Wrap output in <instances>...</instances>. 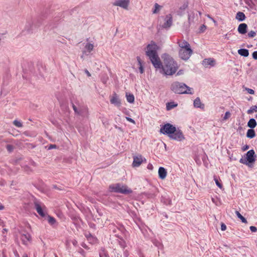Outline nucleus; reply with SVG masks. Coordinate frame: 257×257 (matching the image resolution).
Returning <instances> with one entry per match:
<instances>
[{
    "mask_svg": "<svg viewBox=\"0 0 257 257\" xmlns=\"http://www.w3.org/2000/svg\"><path fill=\"white\" fill-rule=\"evenodd\" d=\"M202 65L205 68H210L216 65V61L213 58H206L202 61Z\"/></svg>",
    "mask_w": 257,
    "mask_h": 257,
    "instance_id": "ddd939ff",
    "label": "nucleus"
},
{
    "mask_svg": "<svg viewBox=\"0 0 257 257\" xmlns=\"http://www.w3.org/2000/svg\"><path fill=\"white\" fill-rule=\"evenodd\" d=\"M250 231L252 232H255L257 231V228L254 226H251L249 227Z\"/></svg>",
    "mask_w": 257,
    "mask_h": 257,
    "instance_id": "de8ad7c7",
    "label": "nucleus"
},
{
    "mask_svg": "<svg viewBox=\"0 0 257 257\" xmlns=\"http://www.w3.org/2000/svg\"><path fill=\"white\" fill-rule=\"evenodd\" d=\"M237 52L240 55L243 57H247L249 55L248 50L246 49H240Z\"/></svg>",
    "mask_w": 257,
    "mask_h": 257,
    "instance_id": "393cba45",
    "label": "nucleus"
},
{
    "mask_svg": "<svg viewBox=\"0 0 257 257\" xmlns=\"http://www.w3.org/2000/svg\"><path fill=\"white\" fill-rule=\"evenodd\" d=\"M56 148V146L55 145H51L49 146L48 149L50 150V149H55Z\"/></svg>",
    "mask_w": 257,
    "mask_h": 257,
    "instance_id": "5fc2aeb1",
    "label": "nucleus"
},
{
    "mask_svg": "<svg viewBox=\"0 0 257 257\" xmlns=\"http://www.w3.org/2000/svg\"><path fill=\"white\" fill-rule=\"evenodd\" d=\"M137 61L138 62V64L139 65V71H140V73L142 74L144 72V69L142 63L141 59L140 57H137Z\"/></svg>",
    "mask_w": 257,
    "mask_h": 257,
    "instance_id": "cd10ccee",
    "label": "nucleus"
},
{
    "mask_svg": "<svg viewBox=\"0 0 257 257\" xmlns=\"http://www.w3.org/2000/svg\"><path fill=\"white\" fill-rule=\"evenodd\" d=\"M125 96L126 98V100L128 102L130 103H133L135 101V97L133 94H131L126 92L125 94Z\"/></svg>",
    "mask_w": 257,
    "mask_h": 257,
    "instance_id": "5701e85b",
    "label": "nucleus"
},
{
    "mask_svg": "<svg viewBox=\"0 0 257 257\" xmlns=\"http://www.w3.org/2000/svg\"><path fill=\"white\" fill-rule=\"evenodd\" d=\"M78 111H80V113H78V114L82 116H85L87 113V109L85 106L79 105Z\"/></svg>",
    "mask_w": 257,
    "mask_h": 257,
    "instance_id": "412c9836",
    "label": "nucleus"
},
{
    "mask_svg": "<svg viewBox=\"0 0 257 257\" xmlns=\"http://www.w3.org/2000/svg\"><path fill=\"white\" fill-rule=\"evenodd\" d=\"M90 243H94L96 242V239L95 238V240H93V239H90L89 238V240H88Z\"/></svg>",
    "mask_w": 257,
    "mask_h": 257,
    "instance_id": "4d7b16f0",
    "label": "nucleus"
},
{
    "mask_svg": "<svg viewBox=\"0 0 257 257\" xmlns=\"http://www.w3.org/2000/svg\"><path fill=\"white\" fill-rule=\"evenodd\" d=\"M245 90L246 91H247V92L250 94H254V91L252 89L248 88H245Z\"/></svg>",
    "mask_w": 257,
    "mask_h": 257,
    "instance_id": "37998d69",
    "label": "nucleus"
},
{
    "mask_svg": "<svg viewBox=\"0 0 257 257\" xmlns=\"http://www.w3.org/2000/svg\"><path fill=\"white\" fill-rule=\"evenodd\" d=\"M23 257H28V255H27V254L25 253L23 254Z\"/></svg>",
    "mask_w": 257,
    "mask_h": 257,
    "instance_id": "e2e57ef3",
    "label": "nucleus"
},
{
    "mask_svg": "<svg viewBox=\"0 0 257 257\" xmlns=\"http://www.w3.org/2000/svg\"><path fill=\"white\" fill-rule=\"evenodd\" d=\"M239 162H240V163H242V164H245V165H248V162H247V160H244V159H242V158H241V159H240V160H239Z\"/></svg>",
    "mask_w": 257,
    "mask_h": 257,
    "instance_id": "49530a36",
    "label": "nucleus"
},
{
    "mask_svg": "<svg viewBox=\"0 0 257 257\" xmlns=\"http://www.w3.org/2000/svg\"><path fill=\"white\" fill-rule=\"evenodd\" d=\"M178 44L180 47L179 52L180 57L183 60H187L193 53L190 44L185 40L178 41Z\"/></svg>",
    "mask_w": 257,
    "mask_h": 257,
    "instance_id": "7ed1b4c3",
    "label": "nucleus"
},
{
    "mask_svg": "<svg viewBox=\"0 0 257 257\" xmlns=\"http://www.w3.org/2000/svg\"><path fill=\"white\" fill-rule=\"evenodd\" d=\"M162 201L166 205H170L171 204V200L169 198H164L162 199Z\"/></svg>",
    "mask_w": 257,
    "mask_h": 257,
    "instance_id": "c9c22d12",
    "label": "nucleus"
},
{
    "mask_svg": "<svg viewBox=\"0 0 257 257\" xmlns=\"http://www.w3.org/2000/svg\"><path fill=\"white\" fill-rule=\"evenodd\" d=\"M162 9V6L159 5L158 3H155L154 8L152 9V13L153 14H158Z\"/></svg>",
    "mask_w": 257,
    "mask_h": 257,
    "instance_id": "aec40b11",
    "label": "nucleus"
},
{
    "mask_svg": "<svg viewBox=\"0 0 257 257\" xmlns=\"http://www.w3.org/2000/svg\"><path fill=\"white\" fill-rule=\"evenodd\" d=\"M7 149L8 151H9V152H11L14 150V147L12 145H8L7 146Z\"/></svg>",
    "mask_w": 257,
    "mask_h": 257,
    "instance_id": "79ce46f5",
    "label": "nucleus"
},
{
    "mask_svg": "<svg viewBox=\"0 0 257 257\" xmlns=\"http://www.w3.org/2000/svg\"><path fill=\"white\" fill-rule=\"evenodd\" d=\"M162 18H163L164 22L162 24L160 23V26L162 28H170L173 23V18L172 15L169 14L166 15L164 17H162Z\"/></svg>",
    "mask_w": 257,
    "mask_h": 257,
    "instance_id": "6e6552de",
    "label": "nucleus"
},
{
    "mask_svg": "<svg viewBox=\"0 0 257 257\" xmlns=\"http://www.w3.org/2000/svg\"><path fill=\"white\" fill-rule=\"evenodd\" d=\"M214 180L215 182V183L216 184V185L219 188H222V184L219 182L218 180L217 179V178L216 177H214Z\"/></svg>",
    "mask_w": 257,
    "mask_h": 257,
    "instance_id": "e433bc0d",
    "label": "nucleus"
},
{
    "mask_svg": "<svg viewBox=\"0 0 257 257\" xmlns=\"http://www.w3.org/2000/svg\"><path fill=\"white\" fill-rule=\"evenodd\" d=\"M110 102L111 104L116 106H120L121 105V101L118 95L115 93H113L110 97Z\"/></svg>",
    "mask_w": 257,
    "mask_h": 257,
    "instance_id": "dca6fc26",
    "label": "nucleus"
},
{
    "mask_svg": "<svg viewBox=\"0 0 257 257\" xmlns=\"http://www.w3.org/2000/svg\"><path fill=\"white\" fill-rule=\"evenodd\" d=\"M163 64L162 63L161 72L166 75H172L178 70L179 66L177 63L172 57L168 55H164L163 57Z\"/></svg>",
    "mask_w": 257,
    "mask_h": 257,
    "instance_id": "f257e3e1",
    "label": "nucleus"
},
{
    "mask_svg": "<svg viewBox=\"0 0 257 257\" xmlns=\"http://www.w3.org/2000/svg\"><path fill=\"white\" fill-rule=\"evenodd\" d=\"M198 14L197 12H191L188 13V21L189 25H193L197 23L198 21L199 17L201 15V13L198 12Z\"/></svg>",
    "mask_w": 257,
    "mask_h": 257,
    "instance_id": "0eeeda50",
    "label": "nucleus"
},
{
    "mask_svg": "<svg viewBox=\"0 0 257 257\" xmlns=\"http://www.w3.org/2000/svg\"><path fill=\"white\" fill-rule=\"evenodd\" d=\"M158 49L157 45L154 42L152 41L147 45L146 51L147 56L149 57L155 68H160L162 66V62L157 54Z\"/></svg>",
    "mask_w": 257,
    "mask_h": 257,
    "instance_id": "f03ea898",
    "label": "nucleus"
},
{
    "mask_svg": "<svg viewBox=\"0 0 257 257\" xmlns=\"http://www.w3.org/2000/svg\"><path fill=\"white\" fill-rule=\"evenodd\" d=\"M144 160L146 161V159L141 155L134 156L133 166L135 167H138L141 165Z\"/></svg>",
    "mask_w": 257,
    "mask_h": 257,
    "instance_id": "2eb2a0df",
    "label": "nucleus"
},
{
    "mask_svg": "<svg viewBox=\"0 0 257 257\" xmlns=\"http://www.w3.org/2000/svg\"><path fill=\"white\" fill-rule=\"evenodd\" d=\"M256 35V33L253 31H251L248 33V36L249 37L253 38L255 37Z\"/></svg>",
    "mask_w": 257,
    "mask_h": 257,
    "instance_id": "a19ab883",
    "label": "nucleus"
},
{
    "mask_svg": "<svg viewBox=\"0 0 257 257\" xmlns=\"http://www.w3.org/2000/svg\"><path fill=\"white\" fill-rule=\"evenodd\" d=\"M147 168L149 170H152L153 169V165L152 164L149 163L148 165Z\"/></svg>",
    "mask_w": 257,
    "mask_h": 257,
    "instance_id": "603ef678",
    "label": "nucleus"
},
{
    "mask_svg": "<svg viewBox=\"0 0 257 257\" xmlns=\"http://www.w3.org/2000/svg\"><path fill=\"white\" fill-rule=\"evenodd\" d=\"M252 57L254 59L257 60V51H254L252 53Z\"/></svg>",
    "mask_w": 257,
    "mask_h": 257,
    "instance_id": "3c124183",
    "label": "nucleus"
},
{
    "mask_svg": "<svg viewBox=\"0 0 257 257\" xmlns=\"http://www.w3.org/2000/svg\"><path fill=\"white\" fill-rule=\"evenodd\" d=\"M131 0H115L112 3L113 6L119 7L124 10H127Z\"/></svg>",
    "mask_w": 257,
    "mask_h": 257,
    "instance_id": "1a4fd4ad",
    "label": "nucleus"
},
{
    "mask_svg": "<svg viewBox=\"0 0 257 257\" xmlns=\"http://www.w3.org/2000/svg\"><path fill=\"white\" fill-rule=\"evenodd\" d=\"M256 156L253 150L248 151L246 154V159L249 163H254L255 161Z\"/></svg>",
    "mask_w": 257,
    "mask_h": 257,
    "instance_id": "4468645a",
    "label": "nucleus"
},
{
    "mask_svg": "<svg viewBox=\"0 0 257 257\" xmlns=\"http://www.w3.org/2000/svg\"><path fill=\"white\" fill-rule=\"evenodd\" d=\"M125 118L128 121L132 122L133 124H136V122L133 119L127 116L125 117Z\"/></svg>",
    "mask_w": 257,
    "mask_h": 257,
    "instance_id": "a18cd8bd",
    "label": "nucleus"
},
{
    "mask_svg": "<svg viewBox=\"0 0 257 257\" xmlns=\"http://www.w3.org/2000/svg\"><path fill=\"white\" fill-rule=\"evenodd\" d=\"M184 73V71L183 70H179L177 73V75L179 76V75H182Z\"/></svg>",
    "mask_w": 257,
    "mask_h": 257,
    "instance_id": "864d4df0",
    "label": "nucleus"
},
{
    "mask_svg": "<svg viewBox=\"0 0 257 257\" xmlns=\"http://www.w3.org/2000/svg\"><path fill=\"white\" fill-rule=\"evenodd\" d=\"M176 131V127L169 123H167L161 126L160 132L164 135H168L169 137Z\"/></svg>",
    "mask_w": 257,
    "mask_h": 257,
    "instance_id": "423d86ee",
    "label": "nucleus"
},
{
    "mask_svg": "<svg viewBox=\"0 0 257 257\" xmlns=\"http://www.w3.org/2000/svg\"><path fill=\"white\" fill-rule=\"evenodd\" d=\"M48 222L50 225H52L56 223V220L53 217L48 215Z\"/></svg>",
    "mask_w": 257,
    "mask_h": 257,
    "instance_id": "7c9ffc66",
    "label": "nucleus"
},
{
    "mask_svg": "<svg viewBox=\"0 0 257 257\" xmlns=\"http://www.w3.org/2000/svg\"><path fill=\"white\" fill-rule=\"evenodd\" d=\"M206 29V26L204 25H202L199 28V33H203Z\"/></svg>",
    "mask_w": 257,
    "mask_h": 257,
    "instance_id": "ea45409f",
    "label": "nucleus"
},
{
    "mask_svg": "<svg viewBox=\"0 0 257 257\" xmlns=\"http://www.w3.org/2000/svg\"><path fill=\"white\" fill-rule=\"evenodd\" d=\"M187 7L188 4L187 3H185L180 8V10L181 11H184Z\"/></svg>",
    "mask_w": 257,
    "mask_h": 257,
    "instance_id": "c03bdc74",
    "label": "nucleus"
},
{
    "mask_svg": "<svg viewBox=\"0 0 257 257\" xmlns=\"http://www.w3.org/2000/svg\"><path fill=\"white\" fill-rule=\"evenodd\" d=\"M255 136V133L254 131L252 129H249L247 130L246 133V137L248 138L252 139L254 138Z\"/></svg>",
    "mask_w": 257,
    "mask_h": 257,
    "instance_id": "bb28decb",
    "label": "nucleus"
},
{
    "mask_svg": "<svg viewBox=\"0 0 257 257\" xmlns=\"http://www.w3.org/2000/svg\"><path fill=\"white\" fill-rule=\"evenodd\" d=\"M253 112H257V106L256 105L251 106L250 108V109H249L247 111V113L248 114H251V113H253Z\"/></svg>",
    "mask_w": 257,
    "mask_h": 257,
    "instance_id": "473e14b6",
    "label": "nucleus"
},
{
    "mask_svg": "<svg viewBox=\"0 0 257 257\" xmlns=\"http://www.w3.org/2000/svg\"><path fill=\"white\" fill-rule=\"evenodd\" d=\"M21 239L24 245H27L31 241V236L29 233H23L21 235Z\"/></svg>",
    "mask_w": 257,
    "mask_h": 257,
    "instance_id": "f3484780",
    "label": "nucleus"
},
{
    "mask_svg": "<svg viewBox=\"0 0 257 257\" xmlns=\"http://www.w3.org/2000/svg\"><path fill=\"white\" fill-rule=\"evenodd\" d=\"M212 21L213 22L214 24H216V21L214 19H212Z\"/></svg>",
    "mask_w": 257,
    "mask_h": 257,
    "instance_id": "0e129e2a",
    "label": "nucleus"
},
{
    "mask_svg": "<svg viewBox=\"0 0 257 257\" xmlns=\"http://www.w3.org/2000/svg\"><path fill=\"white\" fill-rule=\"evenodd\" d=\"M109 189L111 192L125 194H130L132 192L126 186L119 183L110 185Z\"/></svg>",
    "mask_w": 257,
    "mask_h": 257,
    "instance_id": "39448f33",
    "label": "nucleus"
},
{
    "mask_svg": "<svg viewBox=\"0 0 257 257\" xmlns=\"http://www.w3.org/2000/svg\"><path fill=\"white\" fill-rule=\"evenodd\" d=\"M72 107H73L74 111H75V112L76 113L78 114V113H80V111H78L79 110V105L78 106H77L75 104H73Z\"/></svg>",
    "mask_w": 257,
    "mask_h": 257,
    "instance_id": "4c0bfd02",
    "label": "nucleus"
},
{
    "mask_svg": "<svg viewBox=\"0 0 257 257\" xmlns=\"http://www.w3.org/2000/svg\"><path fill=\"white\" fill-rule=\"evenodd\" d=\"M247 26L245 23L240 24L238 27L237 30L239 33L241 34H244L247 32Z\"/></svg>",
    "mask_w": 257,
    "mask_h": 257,
    "instance_id": "a211bd4d",
    "label": "nucleus"
},
{
    "mask_svg": "<svg viewBox=\"0 0 257 257\" xmlns=\"http://www.w3.org/2000/svg\"><path fill=\"white\" fill-rule=\"evenodd\" d=\"M72 243L74 246H76L77 244V241L76 240L74 239L72 240Z\"/></svg>",
    "mask_w": 257,
    "mask_h": 257,
    "instance_id": "13d9d810",
    "label": "nucleus"
},
{
    "mask_svg": "<svg viewBox=\"0 0 257 257\" xmlns=\"http://www.w3.org/2000/svg\"><path fill=\"white\" fill-rule=\"evenodd\" d=\"M231 116V114L229 111H226L223 117L222 120L225 121L228 119Z\"/></svg>",
    "mask_w": 257,
    "mask_h": 257,
    "instance_id": "72a5a7b5",
    "label": "nucleus"
},
{
    "mask_svg": "<svg viewBox=\"0 0 257 257\" xmlns=\"http://www.w3.org/2000/svg\"><path fill=\"white\" fill-rule=\"evenodd\" d=\"M248 148H249V146L247 145H246L244 147H243V151H245V150L248 149Z\"/></svg>",
    "mask_w": 257,
    "mask_h": 257,
    "instance_id": "bf43d9fd",
    "label": "nucleus"
},
{
    "mask_svg": "<svg viewBox=\"0 0 257 257\" xmlns=\"http://www.w3.org/2000/svg\"><path fill=\"white\" fill-rule=\"evenodd\" d=\"M107 80H108L107 76H105V77L101 78V81L103 84H106L107 81Z\"/></svg>",
    "mask_w": 257,
    "mask_h": 257,
    "instance_id": "8fccbe9b",
    "label": "nucleus"
},
{
    "mask_svg": "<svg viewBox=\"0 0 257 257\" xmlns=\"http://www.w3.org/2000/svg\"><path fill=\"white\" fill-rule=\"evenodd\" d=\"M94 46L93 44L90 43H87L85 44L84 49L82 51V54L81 56L83 58L85 56H88L93 50Z\"/></svg>",
    "mask_w": 257,
    "mask_h": 257,
    "instance_id": "9b49d317",
    "label": "nucleus"
},
{
    "mask_svg": "<svg viewBox=\"0 0 257 257\" xmlns=\"http://www.w3.org/2000/svg\"><path fill=\"white\" fill-rule=\"evenodd\" d=\"M35 208L38 213L42 217L45 216V211L46 210L45 206L40 202L35 200L34 202Z\"/></svg>",
    "mask_w": 257,
    "mask_h": 257,
    "instance_id": "9d476101",
    "label": "nucleus"
},
{
    "mask_svg": "<svg viewBox=\"0 0 257 257\" xmlns=\"http://www.w3.org/2000/svg\"><path fill=\"white\" fill-rule=\"evenodd\" d=\"M13 123L15 125L19 127H21L23 126L22 122L17 120H15L13 122Z\"/></svg>",
    "mask_w": 257,
    "mask_h": 257,
    "instance_id": "f704fd0d",
    "label": "nucleus"
},
{
    "mask_svg": "<svg viewBox=\"0 0 257 257\" xmlns=\"http://www.w3.org/2000/svg\"><path fill=\"white\" fill-rule=\"evenodd\" d=\"M207 17L208 18H209L210 19H211L212 20V19H213V18H212L211 17H210L209 15H207Z\"/></svg>",
    "mask_w": 257,
    "mask_h": 257,
    "instance_id": "680f3d73",
    "label": "nucleus"
},
{
    "mask_svg": "<svg viewBox=\"0 0 257 257\" xmlns=\"http://www.w3.org/2000/svg\"><path fill=\"white\" fill-rule=\"evenodd\" d=\"M235 214L243 223H247L246 219L238 211H235Z\"/></svg>",
    "mask_w": 257,
    "mask_h": 257,
    "instance_id": "c756f323",
    "label": "nucleus"
},
{
    "mask_svg": "<svg viewBox=\"0 0 257 257\" xmlns=\"http://www.w3.org/2000/svg\"><path fill=\"white\" fill-rule=\"evenodd\" d=\"M245 18L244 14L241 12H237L235 17L236 19L240 22L243 21Z\"/></svg>",
    "mask_w": 257,
    "mask_h": 257,
    "instance_id": "4be33fe9",
    "label": "nucleus"
},
{
    "mask_svg": "<svg viewBox=\"0 0 257 257\" xmlns=\"http://www.w3.org/2000/svg\"><path fill=\"white\" fill-rule=\"evenodd\" d=\"M33 21L29 20L27 22L26 27L28 29V30H31L33 28Z\"/></svg>",
    "mask_w": 257,
    "mask_h": 257,
    "instance_id": "2f4dec72",
    "label": "nucleus"
},
{
    "mask_svg": "<svg viewBox=\"0 0 257 257\" xmlns=\"http://www.w3.org/2000/svg\"><path fill=\"white\" fill-rule=\"evenodd\" d=\"M4 209V206L2 205H0V210H3Z\"/></svg>",
    "mask_w": 257,
    "mask_h": 257,
    "instance_id": "69168bd1",
    "label": "nucleus"
},
{
    "mask_svg": "<svg viewBox=\"0 0 257 257\" xmlns=\"http://www.w3.org/2000/svg\"><path fill=\"white\" fill-rule=\"evenodd\" d=\"M84 72L86 73V74L87 75L88 77H90L91 76L90 73H89V72L87 69H85L84 70Z\"/></svg>",
    "mask_w": 257,
    "mask_h": 257,
    "instance_id": "6e6d98bb",
    "label": "nucleus"
},
{
    "mask_svg": "<svg viewBox=\"0 0 257 257\" xmlns=\"http://www.w3.org/2000/svg\"><path fill=\"white\" fill-rule=\"evenodd\" d=\"M194 106L196 108H201L202 106L203 107L204 105L202 104L200 99L199 97H197L194 100Z\"/></svg>",
    "mask_w": 257,
    "mask_h": 257,
    "instance_id": "b1692460",
    "label": "nucleus"
},
{
    "mask_svg": "<svg viewBox=\"0 0 257 257\" xmlns=\"http://www.w3.org/2000/svg\"><path fill=\"white\" fill-rule=\"evenodd\" d=\"M256 125V122L254 118H250L247 122V126L251 128H253Z\"/></svg>",
    "mask_w": 257,
    "mask_h": 257,
    "instance_id": "a878e982",
    "label": "nucleus"
},
{
    "mask_svg": "<svg viewBox=\"0 0 257 257\" xmlns=\"http://www.w3.org/2000/svg\"><path fill=\"white\" fill-rule=\"evenodd\" d=\"M7 231V229L6 228L3 229V232L4 233L5 232Z\"/></svg>",
    "mask_w": 257,
    "mask_h": 257,
    "instance_id": "052dcab7",
    "label": "nucleus"
},
{
    "mask_svg": "<svg viewBox=\"0 0 257 257\" xmlns=\"http://www.w3.org/2000/svg\"><path fill=\"white\" fill-rule=\"evenodd\" d=\"M85 236L87 238L88 240H89V238L92 239L93 240H95V238L94 237L92 236V235L89 233H86L85 234Z\"/></svg>",
    "mask_w": 257,
    "mask_h": 257,
    "instance_id": "58836bf2",
    "label": "nucleus"
},
{
    "mask_svg": "<svg viewBox=\"0 0 257 257\" xmlns=\"http://www.w3.org/2000/svg\"><path fill=\"white\" fill-rule=\"evenodd\" d=\"M177 106V104L174 102H168L166 104V109L167 110H170Z\"/></svg>",
    "mask_w": 257,
    "mask_h": 257,
    "instance_id": "c85d7f7f",
    "label": "nucleus"
},
{
    "mask_svg": "<svg viewBox=\"0 0 257 257\" xmlns=\"http://www.w3.org/2000/svg\"><path fill=\"white\" fill-rule=\"evenodd\" d=\"M171 89L177 94H193L192 88L185 83L177 81L174 82L171 84Z\"/></svg>",
    "mask_w": 257,
    "mask_h": 257,
    "instance_id": "20e7f679",
    "label": "nucleus"
},
{
    "mask_svg": "<svg viewBox=\"0 0 257 257\" xmlns=\"http://www.w3.org/2000/svg\"><path fill=\"white\" fill-rule=\"evenodd\" d=\"M170 138L177 141H182L185 139L182 132L180 130L176 129L174 133L170 136Z\"/></svg>",
    "mask_w": 257,
    "mask_h": 257,
    "instance_id": "f8f14e48",
    "label": "nucleus"
},
{
    "mask_svg": "<svg viewBox=\"0 0 257 257\" xmlns=\"http://www.w3.org/2000/svg\"><path fill=\"white\" fill-rule=\"evenodd\" d=\"M221 229L222 231H224L226 229V226L224 223L221 224Z\"/></svg>",
    "mask_w": 257,
    "mask_h": 257,
    "instance_id": "09e8293b",
    "label": "nucleus"
},
{
    "mask_svg": "<svg viewBox=\"0 0 257 257\" xmlns=\"http://www.w3.org/2000/svg\"><path fill=\"white\" fill-rule=\"evenodd\" d=\"M158 174L160 179H164L167 176V171L164 167H161L159 169Z\"/></svg>",
    "mask_w": 257,
    "mask_h": 257,
    "instance_id": "6ab92c4d",
    "label": "nucleus"
}]
</instances>
